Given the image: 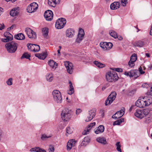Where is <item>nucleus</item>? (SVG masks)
Listing matches in <instances>:
<instances>
[{"label": "nucleus", "mask_w": 152, "mask_h": 152, "mask_svg": "<svg viewBox=\"0 0 152 152\" xmlns=\"http://www.w3.org/2000/svg\"><path fill=\"white\" fill-rule=\"evenodd\" d=\"M72 116L71 110L67 108L64 109L61 113V118L64 121H68L70 120Z\"/></svg>", "instance_id": "obj_1"}, {"label": "nucleus", "mask_w": 152, "mask_h": 152, "mask_svg": "<svg viewBox=\"0 0 152 152\" xmlns=\"http://www.w3.org/2000/svg\"><path fill=\"white\" fill-rule=\"evenodd\" d=\"M18 44L13 41L6 43L5 47L7 51L10 53H14L17 49Z\"/></svg>", "instance_id": "obj_2"}, {"label": "nucleus", "mask_w": 152, "mask_h": 152, "mask_svg": "<svg viewBox=\"0 0 152 152\" xmlns=\"http://www.w3.org/2000/svg\"><path fill=\"white\" fill-rule=\"evenodd\" d=\"M106 78L107 80L110 82L117 81L118 79V77L115 72H107L106 75Z\"/></svg>", "instance_id": "obj_3"}, {"label": "nucleus", "mask_w": 152, "mask_h": 152, "mask_svg": "<svg viewBox=\"0 0 152 152\" xmlns=\"http://www.w3.org/2000/svg\"><path fill=\"white\" fill-rule=\"evenodd\" d=\"M53 99L58 103H61L62 102V97L60 92L58 90H54L52 92Z\"/></svg>", "instance_id": "obj_4"}, {"label": "nucleus", "mask_w": 152, "mask_h": 152, "mask_svg": "<svg viewBox=\"0 0 152 152\" xmlns=\"http://www.w3.org/2000/svg\"><path fill=\"white\" fill-rule=\"evenodd\" d=\"M148 114V112L146 110H143L142 111L137 110L134 113V115L138 118L142 119Z\"/></svg>", "instance_id": "obj_5"}, {"label": "nucleus", "mask_w": 152, "mask_h": 152, "mask_svg": "<svg viewBox=\"0 0 152 152\" xmlns=\"http://www.w3.org/2000/svg\"><path fill=\"white\" fill-rule=\"evenodd\" d=\"M66 23V19L63 18L58 19L56 22V27L58 29L62 28Z\"/></svg>", "instance_id": "obj_6"}, {"label": "nucleus", "mask_w": 152, "mask_h": 152, "mask_svg": "<svg viewBox=\"0 0 152 152\" xmlns=\"http://www.w3.org/2000/svg\"><path fill=\"white\" fill-rule=\"evenodd\" d=\"M116 95L115 92H112L106 100L105 103V105H107L108 104L111 103L116 98Z\"/></svg>", "instance_id": "obj_7"}, {"label": "nucleus", "mask_w": 152, "mask_h": 152, "mask_svg": "<svg viewBox=\"0 0 152 152\" xmlns=\"http://www.w3.org/2000/svg\"><path fill=\"white\" fill-rule=\"evenodd\" d=\"M38 7V5L36 2L32 3L28 7L27 12L29 13L34 12L36 10Z\"/></svg>", "instance_id": "obj_8"}, {"label": "nucleus", "mask_w": 152, "mask_h": 152, "mask_svg": "<svg viewBox=\"0 0 152 152\" xmlns=\"http://www.w3.org/2000/svg\"><path fill=\"white\" fill-rule=\"evenodd\" d=\"M145 99L143 97H140L135 103L136 105L140 108H144L146 106V104L144 101Z\"/></svg>", "instance_id": "obj_9"}, {"label": "nucleus", "mask_w": 152, "mask_h": 152, "mask_svg": "<svg viewBox=\"0 0 152 152\" xmlns=\"http://www.w3.org/2000/svg\"><path fill=\"white\" fill-rule=\"evenodd\" d=\"M25 31L28 37L30 38L35 39L37 38L36 34L31 28H26Z\"/></svg>", "instance_id": "obj_10"}, {"label": "nucleus", "mask_w": 152, "mask_h": 152, "mask_svg": "<svg viewBox=\"0 0 152 152\" xmlns=\"http://www.w3.org/2000/svg\"><path fill=\"white\" fill-rule=\"evenodd\" d=\"M125 110V108L123 107L121 110L117 112L115 114L113 115L112 116V118L115 119L121 118L124 115Z\"/></svg>", "instance_id": "obj_11"}, {"label": "nucleus", "mask_w": 152, "mask_h": 152, "mask_svg": "<svg viewBox=\"0 0 152 152\" xmlns=\"http://www.w3.org/2000/svg\"><path fill=\"white\" fill-rule=\"evenodd\" d=\"M4 35L5 38L1 39V40L3 42H7L13 39V36L9 32H5L4 34Z\"/></svg>", "instance_id": "obj_12"}, {"label": "nucleus", "mask_w": 152, "mask_h": 152, "mask_svg": "<svg viewBox=\"0 0 152 152\" xmlns=\"http://www.w3.org/2000/svg\"><path fill=\"white\" fill-rule=\"evenodd\" d=\"M85 34L84 31L82 28H80L78 34V37L76 39V42L79 43L83 39Z\"/></svg>", "instance_id": "obj_13"}, {"label": "nucleus", "mask_w": 152, "mask_h": 152, "mask_svg": "<svg viewBox=\"0 0 152 152\" xmlns=\"http://www.w3.org/2000/svg\"><path fill=\"white\" fill-rule=\"evenodd\" d=\"M85 34L84 31L82 28H80L78 34V37L76 39V42L79 43L83 39Z\"/></svg>", "instance_id": "obj_14"}, {"label": "nucleus", "mask_w": 152, "mask_h": 152, "mask_svg": "<svg viewBox=\"0 0 152 152\" xmlns=\"http://www.w3.org/2000/svg\"><path fill=\"white\" fill-rule=\"evenodd\" d=\"M44 16L46 20L48 21L51 20L53 18V13L51 11L48 10L45 12Z\"/></svg>", "instance_id": "obj_15"}, {"label": "nucleus", "mask_w": 152, "mask_h": 152, "mask_svg": "<svg viewBox=\"0 0 152 152\" xmlns=\"http://www.w3.org/2000/svg\"><path fill=\"white\" fill-rule=\"evenodd\" d=\"M64 65L67 72L70 74H72L73 72V67L72 64L69 61H66L65 62Z\"/></svg>", "instance_id": "obj_16"}, {"label": "nucleus", "mask_w": 152, "mask_h": 152, "mask_svg": "<svg viewBox=\"0 0 152 152\" xmlns=\"http://www.w3.org/2000/svg\"><path fill=\"white\" fill-rule=\"evenodd\" d=\"M101 47L107 50L111 48L113 46V44L111 42H103L100 44Z\"/></svg>", "instance_id": "obj_17"}, {"label": "nucleus", "mask_w": 152, "mask_h": 152, "mask_svg": "<svg viewBox=\"0 0 152 152\" xmlns=\"http://www.w3.org/2000/svg\"><path fill=\"white\" fill-rule=\"evenodd\" d=\"M20 12V8L17 7L12 10L10 11V14L11 16H15L18 15Z\"/></svg>", "instance_id": "obj_18"}, {"label": "nucleus", "mask_w": 152, "mask_h": 152, "mask_svg": "<svg viewBox=\"0 0 152 152\" xmlns=\"http://www.w3.org/2000/svg\"><path fill=\"white\" fill-rule=\"evenodd\" d=\"M130 77H134L135 79H136L140 75V74L137 70H132L130 71Z\"/></svg>", "instance_id": "obj_19"}, {"label": "nucleus", "mask_w": 152, "mask_h": 152, "mask_svg": "<svg viewBox=\"0 0 152 152\" xmlns=\"http://www.w3.org/2000/svg\"><path fill=\"white\" fill-rule=\"evenodd\" d=\"M75 141L74 140H70L68 142L67 145V150H70L72 148L75 146Z\"/></svg>", "instance_id": "obj_20"}, {"label": "nucleus", "mask_w": 152, "mask_h": 152, "mask_svg": "<svg viewBox=\"0 0 152 152\" xmlns=\"http://www.w3.org/2000/svg\"><path fill=\"white\" fill-rule=\"evenodd\" d=\"M60 2V0H48V4L51 7H55L57 4Z\"/></svg>", "instance_id": "obj_21"}, {"label": "nucleus", "mask_w": 152, "mask_h": 152, "mask_svg": "<svg viewBox=\"0 0 152 152\" xmlns=\"http://www.w3.org/2000/svg\"><path fill=\"white\" fill-rule=\"evenodd\" d=\"M133 45L135 47L141 48L144 46L145 45V42L141 40H139L133 43Z\"/></svg>", "instance_id": "obj_22"}, {"label": "nucleus", "mask_w": 152, "mask_h": 152, "mask_svg": "<svg viewBox=\"0 0 152 152\" xmlns=\"http://www.w3.org/2000/svg\"><path fill=\"white\" fill-rule=\"evenodd\" d=\"M120 7V4L119 2H114L111 4L110 5V8L112 10H115Z\"/></svg>", "instance_id": "obj_23"}, {"label": "nucleus", "mask_w": 152, "mask_h": 152, "mask_svg": "<svg viewBox=\"0 0 152 152\" xmlns=\"http://www.w3.org/2000/svg\"><path fill=\"white\" fill-rule=\"evenodd\" d=\"M75 34V31L72 29H69L66 31V35L69 37H72Z\"/></svg>", "instance_id": "obj_24"}, {"label": "nucleus", "mask_w": 152, "mask_h": 152, "mask_svg": "<svg viewBox=\"0 0 152 152\" xmlns=\"http://www.w3.org/2000/svg\"><path fill=\"white\" fill-rule=\"evenodd\" d=\"M145 99V102L146 104V106H148L152 104V98L151 96L143 97Z\"/></svg>", "instance_id": "obj_25"}, {"label": "nucleus", "mask_w": 152, "mask_h": 152, "mask_svg": "<svg viewBox=\"0 0 152 152\" xmlns=\"http://www.w3.org/2000/svg\"><path fill=\"white\" fill-rule=\"evenodd\" d=\"M104 129V127L103 125H100L97 128V129L95 130V133L96 134H98L102 133L103 132Z\"/></svg>", "instance_id": "obj_26"}, {"label": "nucleus", "mask_w": 152, "mask_h": 152, "mask_svg": "<svg viewBox=\"0 0 152 152\" xmlns=\"http://www.w3.org/2000/svg\"><path fill=\"white\" fill-rule=\"evenodd\" d=\"M89 114H91V116H89L88 115L87 118L85 120L86 122H88L92 120L95 115V112L91 110L89 111Z\"/></svg>", "instance_id": "obj_27"}, {"label": "nucleus", "mask_w": 152, "mask_h": 152, "mask_svg": "<svg viewBox=\"0 0 152 152\" xmlns=\"http://www.w3.org/2000/svg\"><path fill=\"white\" fill-rule=\"evenodd\" d=\"M35 56L40 59H44L47 56V54L45 52H43L42 53H36Z\"/></svg>", "instance_id": "obj_28"}, {"label": "nucleus", "mask_w": 152, "mask_h": 152, "mask_svg": "<svg viewBox=\"0 0 152 152\" xmlns=\"http://www.w3.org/2000/svg\"><path fill=\"white\" fill-rule=\"evenodd\" d=\"M69 90L67 91V93L70 95H72L74 93V88L72 82L69 81Z\"/></svg>", "instance_id": "obj_29"}, {"label": "nucleus", "mask_w": 152, "mask_h": 152, "mask_svg": "<svg viewBox=\"0 0 152 152\" xmlns=\"http://www.w3.org/2000/svg\"><path fill=\"white\" fill-rule=\"evenodd\" d=\"M96 124L95 122H93L91 123L88 126L86 131L84 132L83 134V135H86L87 134V132H88L89 131L91 130L92 128Z\"/></svg>", "instance_id": "obj_30"}, {"label": "nucleus", "mask_w": 152, "mask_h": 152, "mask_svg": "<svg viewBox=\"0 0 152 152\" xmlns=\"http://www.w3.org/2000/svg\"><path fill=\"white\" fill-rule=\"evenodd\" d=\"M14 38L17 40H22L25 39V37L22 33L18 34L14 36Z\"/></svg>", "instance_id": "obj_31"}, {"label": "nucleus", "mask_w": 152, "mask_h": 152, "mask_svg": "<svg viewBox=\"0 0 152 152\" xmlns=\"http://www.w3.org/2000/svg\"><path fill=\"white\" fill-rule=\"evenodd\" d=\"M96 140L98 142L103 144H105L107 143L106 139L104 137H99Z\"/></svg>", "instance_id": "obj_32"}, {"label": "nucleus", "mask_w": 152, "mask_h": 152, "mask_svg": "<svg viewBox=\"0 0 152 152\" xmlns=\"http://www.w3.org/2000/svg\"><path fill=\"white\" fill-rule=\"evenodd\" d=\"M48 64L53 68H56L57 67V63L53 60L49 61L48 62Z\"/></svg>", "instance_id": "obj_33"}, {"label": "nucleus", "mask_w": 152, "mask_h": 152, "mask_svg": "<svg viewBox=\"0 0 152 152\" xmlns=\"http://www.w3.org/2000/svg\"><path fill=\"white\" fill-rule=\"evenodd\" d=\"M42 34L45 37H46L48 36L49 31L48 28H42Z\"/></svg>", "instance_id": "obj_34"}, {"label": "nucleus", "mask_w": 152, "mask_h": 152, "mask_svg": "<svg viewBox=\"0 0 152 152\" xmlns=\"http://www.w3.org/2000/svg\"><path fill=\"white\" fill-rule=\"evenodd\" d=\"M53 75L52 73L47 74L46 75L47 80L49 82H51L53 80Z\"/></svg>", "instance_id": "obj_35"}, {"label": "nucleus", "mask_w": 152, "mask_h": 152, "mask_svg": "<svg viewBox=\"0 0 152 152\" xmlns=\"http://www.w3.org/2000/svg\"><path fill=\"white\" fill-rule=\"evenodd\" d=\"M94 64L99 68H102L105 66V65L97 61H95L94 62Z\"/></svg>", "instance_id": "obj_36"}, {"label": "nucleus", "mask_w": 152, "mask_h": 152, "mask_svg": "<svg viewBox=\"0 0 152 152\" xmlns=\"http://www.w3.org/2000/svg\"><path fill=\"white\" fill-rule=\"evenodd\" d=\"M33 51L34 52H38L40 50L39 46L37 45L33 44Z\"/></svg>", "instance_id": "obj_37"}, {"label": "nucleus", "mask_w": 152, "mask_h": 152, "mask_svg": "<svg viewBox=\"0 0 152 152\" xmlns=\"http://www.w3.org/2000/svg\"><path fill=\"white\" fill-rule=\"evenodd\" d=\"M109 34L111 36L115 38H116L117 37V34L113 30H110L109 32Z\"/></svg>", "instance_id": "obj_38"}, {"label": "nucleus", "mask_w": 152, "mask_h": 152, "mask_svg": "<svg viewBox=\"0 0 152 152\" xmlns=\"http://www.w3.org/2000/svg\"><path fill=\"white\" fill-rule=\"evenodd\" d=\"M124 120L123 118H121L118 120H116V121H115L113 124V125H119L120 124L124 122Z\"/></svg>", "instance_id": "obj_39"}, {"label": "nucleus", "mask_w": 152, "mask_h": 152, "mask_svg": "<svg viewBox=\"0 0 152 152\" xmlns=\"http://www.w3.org/2000/svg\"><path fill=\"white\" fill-rule=\"evenodd\" d=\"M137 58V55L135 53L133 54L130 57L131 61L132 60L133 62H135Z\"/></svg>", "instance_id": "obj_40"}, {"label": "nucleus", "mask_w": 152, "mask_h": 152, "mask_svg": "<svg viewBox=\"0 0 152 152\" xmlns=\"http://www.w3.org/2000/svg\"><path fill=\"white\" fill-rule=\"evenodd\" d=\"M73 130L72 128H71L69 126L67 127L66 128V133L68 134H70L72 133Z\"/></svg>", "instance_id": "obj_41"}, {"label": "nucleus", "mask_w": 152, "mask_h": 152, "mask_svg": "<svg viewBox=\"0 0 152 152\" xmlns=\"http://www.w3.org/2000/svg\"><path fill=\"white\" fill-rule=\"evenodd\" d=\"M51 137V136H47L46 134H43L42 135L41 137V139L43 140H46L47 139L50 138Z\"/></svg>", "instance_id": "obj_42"}, {"label": "nucleus", "mask_w": 152, "mask_h": 152, "mask_svg": "<svg viewBox=\"0 0 152 152\" xmlns=\"http://www.w3.org/2000/svg\"><path fill=\"white\" fill-rule=\"evenodd\" d=\"M30 56L27 53H24L21 57V58L22 59L24 58H25L27 59H30Z\"/></svg>", "instance_id": "obj_43"}, {"label": "nucleus", "mask_w": 152, "mask_h": 152, "mask_svg": "<svg viewBox=\"0 0 152 152\" xmlns=\"http://www.w3.org/2000/svg\"><path fill=\"white\" fill-rule=\"evenodd\" d=\"M33 44H28L27 45L28 49L31 51H33Z\"/></svg>", "instance_id": "obj_44"}, {"label": "nucleus", "mask_w": 152, "mask_h": 152, "mask_svg": "<svg viewBox=\"0 0 152 152\" xmlns=\"http://www.w3.org/2000/svg\"><path fill=\"white\" fill-rule=\"evenodd\" d=\"M119 142H117L116 144V145L117 146L116 149L118 151L121 152V145L119 144Z\"/></svg>", "instance_id": "obj_45"}, {"label": "nucleus", "mask_w": 152, "mask_h": 152, "mask_svg": "<svg viewBox=\"0 0 152 152\" xmlns=\"http://www.w3.org/2000/svg\"><path fill=\"white\" fill-rule=\"evenodd\" d=\"M7 84L11 86L12 84V78H10L7 81Z\"/></svg>", "instance_id": "obj_46"}, {"label": "nucleus", "mask_w": 152, "mask_h": 152, "mask_svg": "<svg viewBox=\"0 0 152 152\" xmlns=\"http://www.w3.org/2000/svg\"><path fill=\"white\" fill-rule=\"evenodd\" d=\"M134 62H133L132 60L131 61L130 59L128 62V65L130 67H132L134 66Z\"/></svg>", "instance_id": "obj_47"}, {"label": "nucleus", "mask_w": 152, "mask_h": 152, "mask_svg": "<svg viewBox=\"0 0 152 152\" xmlns=\"http://www.w3.org/2000/svg\"><path fill=\"white\" fill-rule=\"evenodd\" d=\"M36 152H46V151L39 147H37Z\"/></svg>", "instance_id": "obj_48"}, {"label": "nucleus", "mask_w": 152, "mask_h": 152, "mask_svg": "<svg viewBox=\"0 0 152 152\" xmlns=\"http://www.w3.org/2000/svg\"><path fill=\"white\" fill-rule=\"evenodd\" d=\"M127 0H121V2L123 6H126Z\"/></svg>", "instance_id": "obj_49"}, {"label": "nucleus", "mask_w": 152, "mask_h": 152, "mask_svg": "<svg viewBox=\"0 0 152 152\" xmlns=\"http://www.w3.org/2000/svg\"><path fill=\"white\" fill-rule=\"evenodd\" d=\"M84 141H86V142H87L88 143L90 141V139L88 137H85L83 139Z\"/></svg>", "instance_id": "obj_50"}, {"label": "nucleus", "mask_w": 152, "mask_h": 152, "mask_svg": "<svg viewBox=\"0 0 152 152\" xmlns=\"http://www.w3.org/2000/svg\"><path fill=\"white\" fill-rule=\"evenodd\" d=\"M139 70L141 74H143L145 73V72L143 71L142 70V67L141 66H140L139 67Z\"/></svg>", "instance_id": "obj_51"}, {"label": "nucleus", "mask_w": 152, "mask_h": 152, "mask_svg": "<svg viewBox=\"0 0 152 152\" xmlns=\"http://www.w3.org/2000/svg\"><path fill=\"white\" fill-rule=\"evenodd\" d=\"M88 143L87 142H86L84 140H83L81 143V145L82 146H85L86 145H87V144Z\"/></svg>", "instance_id": "obj_52"}, {"label": "nucleus", "mask_w": 152, "mask_h": 152, "mask_svg": "<svg viewBox=\"0 0 152 152\" xmlns=\"http://www.w3.org/2000/svg\"><path fill=\"white\" fill-rule=\"evenodd\" d=\"M115 70L118 72H121L122 71V69L121 68H115Z\"/></svg>", "instance_id": "obj_53"}, {"label": "nucleus", "mask_w": 152, "mask_h": 152, "mask_svg": "<svg viewBox=\"0 0 152 152\" xmlns=\"http://www.w3.org/2000/svg\"><path fill=\"white\" fill-rule=\"evenodd\" d=\"M81 110L80 109H77L76 111V114H78L81 112Z\"/></svg>", "instance_id": "obj_54"}, {"label": "nucleus", "mask_w": 152, "mask_h": 152, "mask_svg": "<svg viewBox=\"0 0 152 152\" xmlns=\"http://www.w3.org/2000/svg\"><path fill=\"white\" fill-rule=\"evenodd\" d=\"M151 121V119L149 118H148L146 119L145 121L146 123H149Z\"/></svg>", "instance_id": "obj_55"}, {"label": "nucleus", "mask_w": 152, "mask_h": 152, "mask_svg": "<svg viewBox=\"0 0 152 152\" xmlns=\"http://www.w3.org/2000/svg\"><path fill=\"white\" fill-rule=\"evenodd\" d=\"M37 148V147L32 148L30 149V151H36V152Z\"/></svg>", "instance_id": "obj_56"}, {"label": "nucleus", "mask_w": 152, "mask_h": 152, "mask_svg": "<svg viewBox=\"0 0 152 152\" xmlns=\"http://www.w3.org/2000/svg\"><path fill=\"white\" fill-rule=\"evenodd\" d=\"M50 151L49 152H54V148L53 147H52L50 148Z\"/></svg>", "instance_id": "obj_57"}, {"label": "nucleus", "mask_w": 152, "mask_h": 152, "mask_svg": "<svg viewBox=\"0 0 152 152\" xmlns=\"http://www.w3.org/2000/svg\"><path fill=\"white\" fill-rule=\"evenodd\" d=\"M14 26H15V25H12L11 27H10L9 28H7L8 31H9L10 30H11V29H12L13 28V27H14Z\"/></svg>", "instance_id": "obj_58"}, {"label": "nucleus", "mask_w": 152, "mask_h": 152, "mask_svg": "<svg viewBox=\"0 0 152 152\" xmlns=\"http://www.w3.org/2000/svg\"><path fill=\"white\" fill-rule=\"evenodd\" d=\"M118 38V39L119 40H121L123 39L122 37L121 36H117V37L116 38Z\"/></svg>", "instance_id": "obj_59"}, {"label": "nucleus", "mask_w": 152, "mask_h": 152, "mask_svg": "<svg viewBox=\"0 0 152 152\" xmlns=\"http://www.w3.org/2000/svg\"><path fill=\"white\" fill-rule=\"evenodd\" d=\"M4 24L2 25V24H0V30H2L4 28Z\"/></svg>", "instance_id": "obj_60"}, {"label": "nucleus", "mask_w": 152, "mask_h": 152, "mask_svg": "<svg viewBox=\"0 0 152 152\" xmlns=\"http://www.w3.org/2000/svg\"><path fill=\"white\" fill-rule=\"evenodd\" d=\"M130 72H125L124 73V75H125L127 76H129V77H130Z\"/></svg>", "instance_id": "obj_61"}, {"label": "nucleus", "mask_w": 152, "mask_h": 152, "mask_svg": "<svg viewBox=\"0 0 152 152\" xmlns=\"http://www.w3.org/2000/svg\"><path fill=\"white\" fill-rule=\"evenodd\" d=\"M3 9L1 7H0V15L3 12Z\"/></svg>", "instance_id": "obj_62"}, {"label": "nucleus", "mask_w": 152, "mask_h": 152, "mask_svg": "<svg viewBox=\"0 0 152 152\" xmlns=\"http://www.w3.org/2000/svg\"><path fill=\"white\" fill-rule=\"evenodd\" d=\"M150 34L151 35H152V24L151 25V30L150 32Z\"/></svg>", "instance_id": "obj_63"}, {"label": "nucleus", "mask_w": 152, "mask_h": 152, "mask_svg": "<svg viewBox=\"0 0 152 152\" xmlns=\"http://www.w3.org/2000/svg\"><path fill=\"white\" fill-rule=\"evenodd\" d=\"M60 50H60L58 49L57 50L58 55V56H59L60 55Z\"/></svg>", "instance_id": "obj_64"}]
</instances>
